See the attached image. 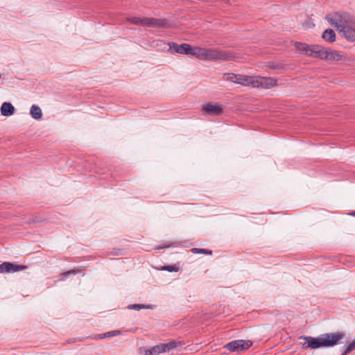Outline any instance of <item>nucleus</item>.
Instances as JSON below:
<instances>
[{
    "mask_svg": "<svg viewBox=\"0 0 355 355\" xmlns=\"http://www.w3.org/2000/svg\"><path fill=\"white\" fill-rule=\"evenodd\" d=\"M193 251L194 253H198V254H211V253H212V252L211 250H208L206 249L193 248Z\"/></svg>",
    "mask_w": 355,
    "mask_h": 355,
    "instance_id": "obj_24",
    "label": "nucleus"
},
{
    "mask_svg": "<svg viewBox=\"0 0 355 355\" xmlns=\"http://www.w3.org/2000/svg\"><path fill=\"white\" fill-rule=\"evenodd\" d=\"M253 76L238 74L237 84L245 87H252Z\"/></svg>",
    "mask_w": 355,
    "mask_h": 355,
    "instance_id": "obj_11",
    "label": "nucleus"
},
{
    "mask_svg": "<svg viewBox=\"0 0 355 355\" xmlns=\"http://www.w3.org/2000/svg\"><path fill=\"white\" fill-rule=\"evenodd\" d=\"M75 274H76L75 270H69V271L63 272V273H62V279L64 277H66L67 275H75Z\"/></svg>",
    "mask_w": 355,
    "mask_h": 355,
    "instance_id": "obj_28",
    "label": "nucleus"
},
{
    "mask_svg": "<svg viewBox=\"0 0 355 355\" xmlns=\"http://www.w3.org/2000/svg\"><path fill=\"white\" fill-rule=\"evenodd\" d=\"M169 49L175 51V53H178V49L180 47V44H178L174 42H171L168 44Z\"/></svg>",
    "mask_w": 355,
    "mask_h": 355,
    "instance_id": "obj_25",
    "label": "nucleus"
},
{
    "mask_svg": "<svg viewBox=\"0 0 355 355\" xmlns=\"http://www.w3.org/2000/svg\"><path fill=\"white\" fill-rule=\"evenodd\" d=\"M119 334H120V332L119 331H109V332L105 333L103 334L99 335L98 337L100 338H105L107 337L117 336Z\"/></svg>",
    "mask_w": 355,
    "mask_h": 355,
    "instance_id": "obj_22",
    "label": "nucleus"
},
{
    "mask_svg": "<svg viewBox=\"0 0 355 355\" xmlns=\"http://www.w3.org/2000/svg\"><path fill=\"white\" fill-rule=\"evenodd\" d=\"M325 19L328 23L336 28L340 34L348 24L347 15L340 12H331L326 15Z\"/></svg>",
    "mask_w": 355,
    "mask_h": 355,
    "instance_id": "obj_2",
    "label": "nucleus"
},
{
    "mask_svg": "<svg viewBox=\"0 0 355 355\" xmlns=\"http://www.w3.org/2000/svg\"><path fill=\"white\" fill-rule=\"evenodd\" d=\"M340 35L344 37L348 42H355V23H348L345 28L340 33Z\"/></svg>",
    "mask_w": 355,
    "mask_h": 355,
    "instance_id": "obj_10",
    "label": "nucleus"
},
{
    "mask_svg": "<svg viewBox=\"0 0 355 355\" xmlns=\"http://www.w3.org/2000/svg\"><path fill=\"white\" fill-rule=\"evenodd\" d=\"M143 20H144V17H130V18L128 19V21L131 24H136V25H142V26H143Z\"/></svg>",
    "mask_w": 355,
    "mask_h": 355,
    "instance_id": "obj_20",
    "label": "nucleus"
},
{
    "mask_svg": "<svg viewBox=\"0 0 355 355\" xmlns=\"http://www.w3.org/2000/svg\"><path fill=\"white\" fill-rule=\"evenodd\" d=\"M322 37L327 42H334L336 40V33L334 30L329 28L323 32Z\"/></svg>",
    "mask_w": 355,
    "mask_h": 355,
    "instance_id": "obj_16",
    "label": "nucleus"
},
{
    "mask_svg": "<svg viewBox=\"0 0 355 355\" xmlns=\"http://www.w3.org/2000/svg\"><path fill=\"white\" fill-rule=\"evenodd\" d=\"M191 45L184 43L180 44V47L178 49V53L189 55L190 53Z\"/></svg>",
    "mask_w": 355,
    "mask_h": 355,
    "instance_id": "obj_19",
    "label": "nucleus"
},
{
    "mask_svg": "<svg viewBox=\"0 0 355 355\" xmlns=\"http://www.w3.org/2000/svg\"><path fill=\"white\" fill-rule=\"evenodd\" d=\"M181 345L180 342L170 341L167 343L159 344L161 352L164 353L171 349H173Z\"/></svg>",
    "mask_w": 355,
    "mask_h": 355,
    "instance_id": "obj_13",
    "label": "nucleus"
},
{
    "mask_svg": "<svg viewBox=\"0 0 355 355\" xmlns=\"http://www.w3.org/2000/svg\"><path fill=\"white\" fill-rule=\"evenodd\" d=\"M162 354L159 345H155L145 351L146 355H159Z\"/></svg>",
    "mask_w": 355,
    "mask_h": 355,
    "instance_id": "obj_18",
    "label": "nucleus"
},
{
    "mask_svg": "<svg viewBox=\"0 0 355 355\" xmlns=\"http://www.w3.org/2000/svg\"><path fill=\"white\" fill-rule=\"evenodd\" d=\"M15 107L10 103L5 102L1 105V114L3 116H9L13 114Z\"/></svg>",
    "mask_w": 355,
    "mask_h": 355,
    "instance_id": "obj_12",
    "label": "nucleus"
},
{
    "mask_svg": "<svg viewBox=\"0 0 355 355\" xmlns=\"http://www.w3.org/2000/svg\"><path fill=\"white\" fill-rule=\"evenodd\" d=\"M355 349V339L349 342L342 355H346Z\"/></svg>",
    "mask_w": 355,
    "mask_h": 355,
    "instance_id": "obj_21",
    "label": "nucleus"
},
{
    "mask_svg": "<svg viewBox=\"0 0 355 355\" xmlns=\"http://www.w3.org/2000/svg\"><path fill=\"white\" fill-rule=\"evenodd\" d=\"M202 112L210 116L220 115L223 112V106L218 103L205 104L202 107Z\"/></svg>",
    "mask_w": 355,
    "mask_h": 355,
    "instance_id": "obj_7",
    "label": "nucleus"
},
{
    "mask_svg": "<svg viewBox=\"0 0 355 355\" xmlns=\"http://www.w3.org/2000/svg\"><path fill=\"white\" fill-rule=\"evenodd\" d=\"M295 47L298 51L305 55L320 59L322 57L323 47L320 45H308L304 43L297 42Z\"/></svg>",
    "mask_w": 355,
    "mask_h": 355,
    "instance_id": "obj_3",
    "label": "nucleus"
},
{
    "mask_svg": "<svg viewBox=\"0 0 355 355\" xmlns=\"http://www.w3.org/2000/svg\"><path fill=\"white\" fill-rule=\"evenodd\" d=\"M277 86V79L272 77L253 76V88L269 89Z\"/></svg>",
    "mask_w": 355,
    "mask_h": 355,
    "instance_id": "obj_4",
    "label": "nucleus"
},
{
    "mask_svg": "<svg viewBox=\"0 0 355 355\" xmlns=\"http://www.w3.org/2000/svg\"><path fill=\"white\" fill-rule=\"evenodd\" d=\"M252 341L245 340H236L227 343L225 347L231 352H242L250 347Z\"/></svg>",
    "mask_w": 355,
    "mask_h": 355,
    "instance_id": "obj_5",
    "label": "nucleus"
},
{
    "mask_svg": "<svg viewBox=\"0 0 355 355\" xmlns=\"http://www.w3.org/2000/svg\"><path fill=\"white\" fill-rule=\"evenodd\" d=\"M178 269V267L175 266H164L162 268V270H166L168 272H177Z\"/></svg>",
    "mask_w": 355,
    "mask_h": 355,
    "instance_id": "obj_26",
    "label": "nucleus"
},
{
    "mask_svg": "<svg viewBox=\"0 0 355 355\" xmlns=\"http://www.w3.org/2000/svg\"><path fill=\"white\" fill-rule=\"evenodd\" d=\"M204 49H205V48H202L200 46H191L189 55H193L198 59L202 60Z\"/></svg>",
    "mask_w": 355,
    "mask_h": 355,
    "instance_id": "obj_15",
    "label": "nucleus"
},
{
    "mask_svg": "<svg viewBox=\"0 0 355 355\" xmlns=\"http://www.w3.org/2000/svg\"><path fill=\"white\" fill-rule=\"evenodd\" d=\"M343 58V54L334 50H331L329 49L323 48L322 51V57L321 60H326L329 61H338L341 60Z\"/></svg>",
    "mask_w": 355,
    "mask_h": 355,
    "instance_id": "obj_9",
    "label": "nucleus"
},
{
    "mask_svg": "<svg viewBox=\"0 0 355 355\" xmlns=\"http://www.w3.org/2000/svg\"><path fill=\"white\" fill-rule=\"evenodd\" d=\"M227 56L222 51L214 49H204L202 60H225Z\"/></svg>",
    "mask_w": 355,
    "mask_h": 355,
    "instance_id": "obj_6",
    "label": "nucleus"
},
{
    "mask_svg": "<svg viewBox=\"0 0 355 355\" xmlns=\"http://www.w3.org/2000/svg\"><path fill=\"white\" fill-rule=\"evenodd\" d=\"M345 334L343 333L336 332L331 334H322L317 338L311 336L304 337L306 341V348L318 349L327 348L336 345L340 340L343 338Z\"/></svg>",
    "mask_w": 355,
    "mask_h": 355,
    "instance_id": "obj_1",
    "label": "nucleus"
},
{
    "mask_svg": "<svg viewBox=\"0 0 355 355\" xmlns=\"http://www.w3.org/2000/svg\"><path fill=\"white\" fill-rule=\"evenodd\" d=\"M26 268V266L16 265L10 262H3L0 264V273L15 272Z\"/></svg>",
    "mask_w": 355,
    "mask_h": 355,
    "instance_id": "obj_8",
    "label": "nucleus"
},
{
    "mask_svg": "<svg viewBox=\"0 0 355 355\" xmlns=\"http://www.w3.org/2000/svg\"><path fill=\"white\" fill-rule=\"evenodd\" d=\"M146 306L144 305H142V304H132V305H130L128 306V309H135V310H140L141 309H144L145 308Z\"/></svg>",
    "mask_w": 355,
    "mask_h": 355,
    "instance_id": "obj_27",
    "label": "nucleus"
},
{
    "mask_svg": "<svg viewBox=\"0 0 355 355\" xmlns=\"http://www.w3.org/2000/svg\"><path fill=\"white\" fill-rule=\"evenodd\" d=\"M164 24L162 20L156 19L154 18L144 17L143 26L148 27H153L157 26H162Z\"/></svg>",
    "mask_w": 355,
    "mask_h": 355,
    "instance_id": "obj_14",
    "label": "nucleus"
},
{
    "mask_svg": "<svg viewBox=\"0 0 355 355\" xmlns=\"http://www.w3.org/2000/svg\"><path fill=\"white\" fill-rule=\"evenodd\" d=\"M349 214L352 216H355V211H353V212L350 213Z\"/></svg>",
    "mask_w": 355,
    "mask_h": 355,
    "instance_id": "obj_29",
    "label": "nucleus"
},
{
    "mask_svg": "<svg viewBox=\"0 0 355 355\" xmlns=\"http://www.w3.org/2000/svg\"><path fill=\"white\" fill-rule=\"evenodd\" d=\"M226 80H229L232 83H236L237 84V80H238V74L235 73H227Z\"/></svg>",
    "mask_w": 355,
    "mask_h": 355,
    "instance_id": "obj_23",
    "label": "nucleus"
},
{
    "mask_svg": "<svg viewBox=\"0 0 355 355\" xmlns=\"http://www.w3.org/2000/svg\"><path fill=\"white\" fill-rule=\"evenodd\" d=\"M30 114L34 119H40L42 116V110L36 105H33L31 107Z\"/></svg>",
    "mask_w": 355,
    "mask_h": 355,
    "instance_id": "obj_17",
    "label": "nucleus"
}]
</instances>
